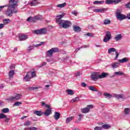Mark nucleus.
<instances>
[{"mask_svg": "<svg viewBox=\"0 0 130 130\" xmlns=\"http://www.w3.org/2000/svg\"><path fill=\"white\" fill-rule=\"evenodd\" d=\"M66 14L62 13L61 15H57L56 16V23L58 24L60 28H63V29H68L72 25V22L69 20H61L63 18Z\"/></svg>", "mask_w": 130, "mask_h": 130, "instance_id": "nucleus-1", "label": "nucleus"}, {"mask_svg": "<svg viewBox=\"0 0 130 130\" xmlns=\"http://www.w3.org/2000/svg\"><path fill=\"white\" fill-rule=\"evenodd\" d=\"M16 4H14L12 5L0 6V12L2 11V9L6 8V7H8V16L9 17H12V16H13V14H16L18 12V9H16Z\"/></svg>", "mask_w": 130, "mask_h": 130, "instance_id": "nucleus-2", "label": "nucleus"}, {"mask_svg": "<svg viewBox=\"0 0 130 130\" xmlns=\"http://www.w3.org/2000/svg\"><path fill=\"white\" fill-rule=\"evenodd\" d=\"M36 77V71L34 69L31 70L30 71L26 73V76L23 78V80L25 82H29L32 78Z\"/></svg>", "mask_w": 130, "mask_h": 130, "instance_id": "nucleus-3", "label": "nucleus"}, {"mask_svg": "<svg viewBox=\"0 0 130 130\" xmlns=\"http://www.w3.org/2000/svg\"><path fill=\"white\" fill-rule=\"evenodd\" d=\"M22 97V94H15L14 96H11L8 99H6L8 102H14V101H17L20 100Z\"/></svg>", "mask_w": 130, "mask_h": 130, "instance_id": "nucleus-4", "label": "nucleus"}, {"mask_svg": "<svg viewBox=\"0 0 130 130\" xmlns=\"http://www.w3.org/2000/svg\"><path fill=\"white\" fill-rule=\"evenodd\" d=\"M55 52H58V48H52V49L47 51V55L49 57H51L53 53H55Z\"/></svg>", "mask_w": 130, "mask_h": 130, "instance_id": "nucleus-5", "label": "nucleus"}, {"mask_svg": "<svg viewBox=\"0 0 130 130\" xmlns=\"http://www.w3.org/2000/svg\"><path fill=\"white\" fill-rule=\"evenodd\" d=\"M47 32V29L46 28H41L40 29H37L34 31V33L38 35H42L43 34H46Z\"/></svg>", "mask_w": 130, "mask_h": 130, "instance_id": "nucleus-6", "label": "nucleus"}, {"mask_svg": "<svg viewBox=\"0 0 130 130\" xmlns=\"http://www.w3.org/2000/svg\"><path fill=\"white\" fill-rule=\"evenodd\" d=\"M93 107H94L93 105H87V107L81 109V112L82 113H88V112H90V109H92Z\"/></svg>", "mask_w": 130, "mask_h": 130, "instance_id": "nucleus-7", "label": "nucleus"}, {"mask_svg": "<svg viewBox=\"0 0 130 130\" xmlns=\"http://www.w3.org/2000/svg\"><path fill=\"white\" fill-rule=\"evenodd\" d=\"M111 39V32L110 31H106V35L103 39L104 42H108Z\"/></svg>", "mask_w": 130, "mask_h": 130, "instance_id": "nucleus-8", "label": "nucleus"}, {"mask_svg": "<svg viewBox=\"0 0 130 130\" xmlns=\"http://www.w3.org/2000/svg\"><path fill=\"white\" fill-rule=\"evenodd\" d=\"M116 49H115V48H111L108 49V53H109V54H110V53H111V52H115V54H116V56L115 58V59H117V58L118 57V56H119V53H118V52L116 51Z\"/></svg>", "mask_w": 130, "mask_h": 130, "instance_id": "nucleus-9", "label": "nucleus"}, {"mask_svg": "<svg viewBox=\"0 0 130 130\" xmlns=\"http://www.w3.org/2000/svg\"><path fill=\"white\" fill-rule=\"evenodd\" d=\"M122 0H106V3L107 5H111L112 4H115V5H117V4H118L119 3H121Z\"/></svg>", "mask_w": 130, "mask_h": 130, "instance_id": "nucleus-10", "label": "nucleus"}, {"mask_svg": "<svg viewBox=\"0 0 130 130\" xmlns=\"http://www.w3.org/2000/svg\"><path fill=\"white\" fill-rule=\"evenodd\" d=\"M116 17H117L118 20H120V21L124 20V19H125V18H126V16L125 15L120 14V12H116Z\"/></svg>", "mask_w": 130, "mask_h": 130, "instance_id": "nucleus-11", "label": "nucleus"}, {"mask_svg": "<svg viewBox=\"0 0 130 130\" xmlns=\"http://www.w3.org/2000/svg\"><path fill=\"white\" fill-rule=\"evenodd\" d=\"M99 73L93 72L91 74V80H92V81H97V80L99 79Z\"/></svg>", "mask_w": 130, "mask_h": 130, "instance_id": "nucleus-12", "label": "nucleus"}, {"mask_svg": "<svg viewBox=\"0 0 130 130\" xmlns=\"http://www.w3.org/2000/svg\"><path fill=\"white\" fill-rule=\"evenodd\" d=\"M19 39L20 41H24L28 39V36L25 35H20L19 36Z\"/></svg>", "mask_w": 130, "mask_h": 130, "instance_id": "nucleus-13", "label": "nucleus"}, {"mask_svg": "<svg viewBox=\"0 0 130 130\" xmlns=\"http://www.w3.org/2000/svg\"><path fill=\"white\" fill-rule=\"evenodd\" d=\"M48 108V109H47L44 113V115H45V116H49V115H51L52 113L51 109L50 108V107H49V108Z\"/></svg>", "mask_w": 130, "mask_h": 130, "instance_id": "nucleus-14", "label": "nucleus"}, {"mask_svg": "<svg viewBox=\"0 0 130 130\" xmlns=\"http://www.w3.org/2000/svg\"><path fill=\"white\" fill-rule=\"evenodd\" d=\"M114 97L118 99V100H120V99H125L124 95L123 94H114Z\"/></svg>", "mask_w": 130, "mask_h": 130, "instance_id": "nucleus-15", "label": "nucleus"}, {"mask_svg": "<svg viewBox=\"0 0 130 130\" xmlns=\"http://www.w3.org/2000/svg\"><path fill=\"white\" fill-rule=\"evenodd\" d=\"M54 118L55 119V120H58V119H59V118L60 117V113L55 112L54 113Z\"/></svg>", "mask_w": 130, "mask_h": 130, "instance_id": "nucleus-16", "label": "nucleus"}, {"mask_svg": "<svg viewBox=\"0 0 130 130\" xmlns=\"http://www.w3.org/2000/svg\"><path fill=\"white\" fill-rule=\"evenodd\" d=\"M38 4H39V2H37V0H34V1H32L29 3V5L30 7H35V6H37Z\"/></svg>", "mask_w": 130, "mask_h": 130, "instance_id": "nucleus-17", "label": "nucleus"}, {"mask_svg": "<svg viewBox=\"0 0 130 130\" xmlns=\"http://www.w3.org/2000/svg\"><path fill=\"white\" fill-rule=\"evenodd\" d=\"M108 73L103 72L101 75L99 74V79H104V78H106V77H108Z\"/></svg>", "mask_w": 130, "mask_h": 130, "instance_id": "nucleus-18", "label": "nucleus"}, {"mask_svg": "<svg viewBox=\"0 0 130 130\" xmlns=\"http://www.w3.org/2000/svg\"><path fill=\"white\" fill-rule=\"evenodd\" d=\"M128 60L129 59L127 57H124V58H123L122 59H119V62H120V63H123V62H127Z\"/></svg>", "mask_w": 130, "mask_h": 130, "instance_id": "nucleus-19", "label": "nucleus"}, {"mask_svg": "<svg viewBox=\"0 0 130 130\" xmlns=\"http://www.w3.org/2000/svg\"><path fill=\"white\" fill-rule=\"evenodd\" d=\"M73 30L75 31V32H81V27L77 25H74Z\"/></svg>", "mask_w": 130, "mask_h": 130, "instance_id": "nucleus-20", "label": "nucleus"}, {"mask_svg": "<svg viewBox=\"0 0 130 130\" xmlns=\"http://www.w3.org/2000/svg\"><path fill=\"white\" fill-rule=\"evenodd\" d=\"M14 74H15V71L14 70L10 71L9 73V78L13 79L14 78Z\"/></svg>", "mask_w": 130, "mask_h": 130, "instance_id": "nucleus-21", "label": "nucleus"}, {"mask_svg": "<svg viewBox=\"0 0 130 130\" xmlns=\"http://www.w3.org/2000/svg\"><path fill=\"white\" fill-rule=\"evenodd\" d=\"M122 38V36H121V34H119L118 35H117L115 37V39L116 41H119V40H121V39Z\"/></svg>", "mask_w": 130, "mask_h": 130, "instance_id": "nucleus-22", "label": "nucleus"}, {"mask_svg": "<svg viewBox=\"0 0 130 130\" xmlns=\"http://www.w3.org/2000/svg\"><path fill=\"white\" fill-rule=\"evenodd\" d=\"M113 69H115L116 68H118L119 67V62H114L111 64Z\"/></svg>", "mask_w": 130, "mask_h": 130, "instance_id": "nucleus-23", "label": "nucleus"}, {"mask_svg": "<svg viewBox=\"0 0 130 130\" xmlns=\"http://www.w3.org/2000/svg\"><path fill=\"white\" fill-rule=\"evenodd\" d=\"M34 113L38 115V116H41L43 114V112H42L41 111H35Z\"/></svg>", "mask_w": 130, "mask_h": 130, "instance_id": "nucleus-24", "label": "nucleus"}, {"mask_svg": "<svg viewBox=\"0 0 130 130\" xmlns=\"http://www.w3.org/2000/svg\"><path fill=\"white\" fill-rule=\"evenodd\" d=\"M74 118H75V117H74V116H71V117L68 118L66 119V123H70V122H71L72 120H73V119H74Z\"/></svg>", "mask_w": 130, "mask_h": 130, "instance_id": "nucleus-25", "label": "nucleus"}, {"mask_svg": "<svg viewBox=\"0 0 130 130\" xmlns=\"http://www.w3.org/2000/svg\"><path fill=\"white\" fill-rule=\"evenodd\" d=\"M103 4H104V1H95L93 2L94 5H103Z\"/></svg>", "mask_w": 130, "mask_h": 130, "instance_id": "nucleus-26", "label": "nucleus"}, {"mask_svg": "<svg viewBox=\"0 0 130 130\" xmlns=\"http://www.w3.org/2000/svg\"><path fill=\"white\" fill-rule=\"evenodd\" d=\"M66 6H67V3H64L61 4L57 5V8H60V9H61L62 8H64V7H66Z\"/></svg>", "mask_w": 130, "mask_h": 130, "instance_id": "nucleus-27", "label": "nucleus"}, {"mask_svg": "<svg viewBox=\"0 0 130 130\" xmlns=\"http://www.w3.org/2000/svg\"><path fill=\"white\" fill-rule=\"evenodd\" d=\"M89 89L90 90V91H92L93 92H98V90H97V89H96L94 86H89L88 87Z\"/></svg>", "mask_w": 130, "mask_h": 130, "instance_id": "nucleus-28", "label": "nucleus"}, {"mask_svg": "<svg viewBox=\"0 0 130 130\" xmlns=\"http://www.w3.org/2000/svg\"><path fill=\"white\" fill-rule=\"evenodd\" d=\"M10 22H11V20L8 18L3 20V23L5 25H8V24H9Z\"/></svg>", "mask_w": 130, "mask_h": 130, "instance_id": "nucleus-29", "label": "nucleus"}, {"mask_svg": "<svg viewBox=\"0 0 130 130\" xmlns=\"http://www.w3.org/2000/svg\"><path fill=\"white\" fill-rule=\"evenodd\" d=\"M41 104L42 106H43V107H46V108H49V107H50V106L45 104L44 102H41Z\"/></svg>", "mask_w": 130, "mask_h": 130, "instance_id": "nucleus-30", "label": "nucleus"}, {"mask_svg": "<svg viewBox=\"0 0 130 130\" xmlns=\"http://www.w3.org/2000/svg\"><path fill=\"white\" fill-rule=\"evenodd\" d=\"M102 128H104V129H108V128H110V125L105 124L102 125Z\"/></svg>", "mask_w": 130, "mask_h": 130, "instance_id": "nucleus-31", "label": "nucleus"}, {"mask_svg": "<svg viewBox=\"0 0 130 130\" xmlns=\"http://www.w3.org/2000/svg\"><path fill=\"white\" fill-rule=\"evenodd\" d=\"M38 128H37L36 127H26L24 128V130H38Z\"/></svg>", "mask_w": 130, "mask_h": 130, "instance_id": "nucleus-32", "label": "nucleus"}, {"mask_svg": "<svg viewBox=\"0 0 130 130\" xmlns=\"http://www.w3.org/2000/svg\"><path fill=\"white\" fill-rule=\"evenodd\" d=\"M3 113H8L10 112V110L8 108H4L2 110Z\"/></svg>", "mask_w": 130, "mask_h": 130, "instance_id": "nucleus-33", "label": "nucleus"}, {"mask_svg": "<svg viewBox=\"0 0 130 130\" xmlns=\"http://www.w3.org/2000/svg\"><path fill=\"white\" fill-rule=\"evenodd\" d=\"M114 75H116V76H123L124 74L123 72L119 71L117 72H114Z\"/></svg>", "mask_w": 130, "mask_h": 130, "instance_id": "nucleus-34", "label": "nucleus"}, {"mask_svg": "<svg viewBox=\"0 0 130 130\" xmlns=\"http://www.w3.org/2000/svg\"><path fill=\"white\" fill-rule=\"evenodd\" d=\"M104 95L105 96L106 98H111L112 97V95L108 93H104Z\"/></svg>", "mask_w": 130, "mask_h": 130, "instance_id": "nucleus-35", "label": "nucleus"}, {"mask_svg": "<svg viewBox=\"0 0 130 130\" xmlns=\"http://www.w3.org/2000/svg\"><path fill=\"white\" fill-rule=\"evenodd\" d=\"M79 118L77 120V122H79V121H81V120H82V118H83V117H84V115L80 114L79 115Z\"/></svg>", "mask_w": 130, "mask_h": 130, "instance_id": "nucleus-36", "label": "nucleus"}, {"mask_svg": "<svg viewBox=\"0 0 130 130\" xmlns=\"http://www.w3.org/2000/svg\"><path fill=\"white\" fill-rule=\"evenodd\" d=\"M111 23V21H110V20L109 19H105L104 22V25H108Z\"/></svg>", "mask_w": 130, "mask_h": 130, "instance_id": "nucleus-37", "label": "nucleus"}, {"mask_svg": "<svg viewBox=\"0 0 130 130\" xmlns=\"http://www.w3.org/2000/svg\"><path fill=\"white\" fill-rule=\"evenodd\" d=\"M130 112V109L127 108H125L124 110V113L125 114H129Z\"/></svg>", "mask_w": 130, "mask_h": 130, "instance_id": "nucleus-38", "label": "nucleus"}, {"mask_svg": "<svg viewBox=\"0 0 130 130\" xmlns=\"http://www.w3.org/2000/svg\"><path fill=\"white\" fill-rule=\"evenodd\" d=\"M38 88L37 87H28V90L29 91H35V90H38Z\"/></svg>", "mask_w": 130, "mask_h": 130, "instance_id": "nucleus-39", "label": "nucleus"}, {"mask_svg": "<svg viewBox=\"0 0 130 130\" xmlns=\"http://www.w3.org/2000/svg\"><path fill=\"white\" fill-rule=\"evenodd\" d=\"M6 115L4 113L0 114V119H4V118H6Z\"/></svg>", "mask_w": 130, "mask_h": 130, "instance_id": "nucleus-40", "label": "nucleus"}, {"mask_svg": "<svg viewBox=\"0 0 130 130\" xmlns=\"http://www.w3.org/2000/svg\"><path fill=\"white\" fill-rule=\"evenodd\" d=\"M80 100V98L76 97L72 100L71 102H77V101H79Z\"/></svg>", "mask_w": 130, "mask_h": 130, "instance_id": "nucleus-41", "label": "nucleus"}, {"mask_svg": "<svg viewBox=\"0 0 130 130\" xmlns=\"http://www.w3.org/2000/svg\"><path fill=\"white\" fill-rule=\"evenodd\" d=\"M24 125L25 126H29V125H31V122L27 121L26 122L24 123Z\"/></svg>", "mask_w": 130, "mask_h": 130, "instance_id": "nucleus-42", "label": "nucleus"}, {"mask_svg": "<svg viewBox=\"0 0 130 130\" xmlns=\"http://www.w3.org/2000/svg\"><path fill=\"white\" fill-rule=\"evenodd\" d=\"M67 91L69 95H74V91L71 89H68Z\"/></svg>", "mask_w": 130, "mask_h": 130, "instance_id": "nucleus-43", "label": "nucleus"}, {"mask_svg": "<svg viewBox=\"0 0 130 130\" xmlns=\"http://www.w3.org/2000/svg\"><path fill=\"white\" fill-rule=\"evenodd\" d=\"M34 19L35 20H38L39 21H41V20H42V18L39 16H35Z\"/></svg>", "mask_w": 130, "mask_h": 130, "instance_id": "nucleus-44", "label": "nucleus"}, {"mask_svg": "<svg viewBox=\"0 0 130 130\" xmlns=\"http://www.w3.org/2000/svg\"><path fill=\"white\" fill-rule=\"evenodd\" d=\"M22 105V102H16L14 103V106H20V105Z\"/></svg>", "mask_w": 130, "mask_h": 130, "instance_id": "nucleus-45", "label": "nucleus"}, {"mask_svg": "<svg viewBox=\"0 0 130 130\" xmlns=\"http://www.w3.org/2000/svg\"><path fill=\"white\" fill-rule=\"evenodd\" d=\"M85 36H88L89 37H93L94 36V35L91 32H88L86 34H85Z\"/></svg>", "mask_w": 130, "mask_h": 130, "instance_id": "nucleus-46", "label": "nucleus"}, {"mask_svg": "<svg viewBox=\"0 0 130 130\" xmlns=\"http://www.w3.org/2000/svg\"><path fill=\"white\" fill-rule=\"evenodd\" d=\"M94 130H102V127L96 126L94 128Z\"/></svg>", "mask_w": 130, "mask_h": 130, "instance_id": "nucleus-47", "label": "nucleus"}, {"mask_svg": "<svg viewBox=\"0 0 130 130\" xmlns=\"http://www.w3.org/2000/svg\"><path fill=\"white\" fill-rule=\"evenodd\" d=\"M46 63H47L46 62H43V63L39 66V68H42V67H44V66H46Z\"/></svg>", "mask_w": 130, "mask_h": 130, "instance_id": "nucleus-48", "label": "nucleus"}, {"mask_svg": "<svg viewBox=\"0 0 130 130\" xmlns=\"http://www.w3.org/2000/svg\"><path fill=\"white\" fill-rule=\"evenodd\" d=\"M125 7L127 9H130V1L129 3H128L127 4L125 5Z\"/></svg>", "mask_w": 130, "mask_h": 130, "instance_id": "nucleus-49", "label": "nucleus"}, {"mask_svg": "<svg viewBox=\"0 0 130 130\" xmlns=\"http://www.w3.org/2000/svg\"><path fill=\"white\" fill-rule=\"evenodd\" d=\"M81 85L82 87H84V88L85 87H87V84L84 82L81 83Z\"/></svg>", "mask_w": 130, "mask_h": 130, "instance_id": "nucleus-50", "label": "nucleus"}, {"mask_svg": "<svg viewBox=\"0 0 130 130\" xmlns=\"http://www.w3.org/2000/svg\"><path fill=\"white\" fill-rule=\"evenodd\" d=\"M31 20L33 21V18H32V17H28L27 19V22H30V21H31Z\"/></svg>", "mask_w": 130, "mask_h": 130, "instance_id": "nucleus-51", "label": "nucleus"}, {"mask_svg": "<svg viewBox=\"0 0 130 130\" xmlns=\"http://www.w3.org/2000/svg\"><path fill=\"white\" fill-rule=\"evenodd\" d=\"M43 44H44V42H42L40 43V44L36 45V47H37V46H41V45H43Z\"/></svg>", "mask_w": 130, "mask_h": 130, "instance_id": "nucleus-52", "label": "nucleus"}, {"mask_svg": "<svg viewBox=\"0 0 130 130\" xmlns=\"http://www.w3.org/2000/svg\"><path fill=\"white\" fill-rule=\"evenodd\" d=\"M105 11V9L104 8L102 9H99V13H102Z\"/></svg>", "mask_w": 130, "mask_h": 130, "instance_id": "nucleus-53", "label": "nucleus"}, {"mask_svg": "<svg viewBox=\"0 0 130 130\" xmlns=\"http://www.w3.org/2000/svg\"><path fill=\"white\" fill-rule=\"evenodd\" d=\"M5 27V24L3 23L0 24V30L1 29H3Z\"/></svg>", "mask_w": 130, "mask_h": 130, "instance_id": "nucleus-54", "label": "nucleus"}, {"mask_svg": "<svg viewBox=\"0 0 130 130\" xmlns=\"http://www.w3.org/2000/svg\"><path fill=\"white\" fill-rule=\"evenodd\" d=\"M5 118V122H9V121L10 120V118H8L7 116H6V118Z\"/></svg>", "mask_w": 130, "mask_h": 130, "instance_id": "nucleus-55", "label": "nucleus"}, {"mask_svg": "<svg viewBox=\"0 0 130 130\" xmlns=\"http://www.w3.org/2000/svg\"><path fill=\"white\" fill-rule=\"evenodd\" d=\"M72 15H74V16H77L78 15V12L76 11H74L72 12Z\"/></svg>", "mask_w": 130, "mask_h": 130, "instance_id": "nucleus-56", "label": "nucleus"}, {"mask_svg": "<svg viewBox=\"0 0 130 130\" xmlns=\"http://www.w3.org/2000/svg\"><path fill=\"white\" fill-rule=\"evenodd\" d=\"M81 48H83V47H79V48L76 49L75 50L76 52H78L79 51V50H80V49H81Z\"/></svg>", "mask_w": 130, "mask_h": 130, "instance_id": "nucleus-57", "label": "nucleus"}, {"mask_svg": "<svg viewBox=\"0 0 130 130\" xmlns=\"http://www.w3.org/2000/svg\"><path fill=\"white\" fill-rule=\"evenodd\" d=\"M33 48H34L33 47L30 46L28 48L27 50H29V51L32 50V49H33Z\"/></svg>", "mask_w": 130, "mask_h": 130, "instance_id": "nucleus-58", "label": "nucleus"}, {"mask_svg": "<svg viewBox=\"0 0 130 130\" xmlns=\"http://www.w3.org/2000/svg\"><path fill=\"white\" fill-rule=\"evenodd\" d=\"M126 18H127L128 20H130V13H128V14L127 15Z\"/></svg>", "mask_w": 130, "mask_h": 130, "instance_id": "nucleus-59", "label": "nucleus"}, {"mask_svg": "<svg viewBox=\"0 0 130 130\" xmlns=\"http://www.w3.org/2000/svg\"><path fill=\"white\" fill-rule=\"evenodd\" d=\"M80 72H78L77 73H76L75 75L76 77H79V76H80Z\"/></svg>", "mask_w": 130, "mask_h": 130, "instance_id": "nucleus-60", "label": "nucleus"}, {"mask_svg": "<svg viewBox=\"0 0 130 130\" xmlns=\"http://www.w3.org/2000/svg\"><path fill=\"white\" fill-rule=\"evenodd\" d=\"M0 88L1 89L4 88V84H0Z\"/></svg>", "mask_w": 130, "mask_h": 130, "instance_id": "nucleus-61", "label": "nucleus"}, {"mask_svg": "<svg viewBox=\"0 0 130 130\" xmlns=\"http://www.w3.org/2000/svg\"><path fill=\"white\" fill-rule=\"evenodd\" d=\"M93 12L95 13H99V9H94Z\"/></svg>", "mask_w": 130, "mask_h": 130, "instance_id": "nucleus-62", "label": "nucleus"}, {"mask_svg": "<svg viewBox=\"0 0 130 130\" xmlns=\"http://www.w3.org/2000/svg\"><path fill=\"white\" fill-rule=\"evenodd\" d=\"M10 69H15V65H12L10 66Z\"/></svg>", "mask_w": 130, "mask_h": 130, "instance_id": "nucleus-63", "label": "nucleus"}, {"mask_svg": "<svg viewBox=\"0 0 130 130\" xmlns=\"http://www.w3.org/2000/svg\"><path fill=\"white\" fill-rule=\"evenodd\" d=\"M47 62H50L51 61V59H47Z\"/></svg>", "mask_w": 130, "mask_h": 130, "instance_id": "nucleus-64", "label": "nucleus"}]
</instances>
